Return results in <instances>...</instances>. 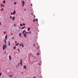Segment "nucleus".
Returning a JSON list of instances; mask_svg holds the SVG:
<instances>
[{
    "label": "nucleus",
    "instance_id": "8fccbe9b",
    "mask_svg": "<svg viewBox=\"0 0 78 78\" xmlns=\"http://www.w3.org/2000/svg\"><path fill=\"white\" fill-rule=\"evenodd\" d=\"M16 67H18V66H17V65Z\"/></svg>",
    "mask_w": 78,
    "mask_h": 78
},
{
    "label": "nucleus",
    "instance_id": "f8f14e48",
    "mask_svg": "<svg viewBox=\"0 0 78 78\" xmlns=\"http://www.w3.org/2000/svg\"><path fill=\"white\" fill-rule=\"evenodd\" d=\"M24 37H27V35H26V34H24Z\"/></svg>",
    "mask_w": 78,
    "mask_h": 78
},
{
    "label": "nucleus",
    "instance_id": "864d4df0",
    "mask_svg": "<svg viewBox=\"0 0 78 78\" xmlns=\"http://www.w3.org/2000/svg\"><path fill=\"white\" fill-rule=\"evenodd\" d=\"M22 37H22H22H22Z\"/></svg>",
    "mask_w": 78,
    "mask_h": 78
},
{
    "label": "nucleus",
    "instance_id": "39448f33",
    "mask_svg": "<svg viewBox=\"0 0 78 78\" xmlns=\"http://www.w3.org/2000/svg\"><path fill=\"white\" fill-rule=\"evenodd\" d=\"M23 68L25 70L26 69V65H24V66H23Z\"/></svg>",
    "mask_w": 78,
    "mask_h": 78
},
{
    "label": "nucleus",
    "instance_id": "7ed1b4c3",
    "mask_svg": "<svg viewBox=\"0 0 78 78\" xmlns=\"http://www.w3.org/2000/svg\"><path fill=\"white\" fill-rule=\"evenodd\" d=\"M5 44H4L3 46V50H4L5 49Z\"/></svg>",
    "mask_w": 78,
    "mask_h": 78
},
{
    "label": "nucleus",
    "instance_id": "603ef678",
    "mask_svg": "<svg viewBox=\"0 0 78 78\" xmlns=\"http://www.w3.org/2000/svg\"><path fill=\"white\" fill-rule=\"evenodd\" d=\"M18 64H19H19H19V63Z\"/></svg>",
    "mask_w": 78,
    "mask_h": 78
},
{
    "label": "nucleus",
    "instance_id": "393cba45",
    "mask_svg": "<svg viewBox=\"0 0 78 78\" xmlns=\"http://www.w3.org/2000/svg\"><path fill=\"white\" fill-rule=\"evenodd\" d=\"M36 21H38V20L37 19H37H36Z\"/></svg>",
    "mask_w": 78,
    "mask_h": 78
},
{
    "label": "nucleus",
    "instance_id": "a878e982",
    "mask_svg": "<svg viewBox=\"0 0 78 78\" xmlns=\"http://www.w3.org/2000/svg\"><path fill=\"white\" fill-rule=\"evenodd\" d=\"M4 41H5V44H6V41L5 39V40H4Z\"/></svg>",
    "mask_w": 78,
    "mask_h": 78
},
{
    "label": "nucleus",
    "instance_id": "423d86ee",
    "mask_svg": "<svg viewBox=\"0 0 78 78\" xmlns=\"http://www.w3.org/2000/svg\"><path fill=\"white\" fill-rule=\"evenodd\" d=\"M16 13V11L15 10L14 12H13L12 14L13 15H15V14Z\"/></svg>",
    "mask_w": 78,
    "mask_h": 78
},
{
    "label": "nucleus",
    "instance_id": "7c9ffc66",
    "mask_svg": "<svg viewBox=\"0 0 78 78\" xmlns=\"http://www.w3.org/2000/svg\"><path fill=\"white\" fill-rule=\"evenodd\" d=\"M15 43H17V41H15Z\"/></svg>",
    "mask_w": 78,
    "mask_h": 78
},
{
    "label": "nucleus",
    "instance_id": "cd10ccee",
    "mask_svg": "<svg viewBox=\"0 0 78 78\" xmlns=\"http://www.w3.org/2000/svg\"><path fill=\"white\" fill-rule=\"evenodd\" d=\"M12 18V16H10V18L11 19Z\"/></svg>",
    "mask_w": 78,
    "mask_h": 78
},
{
    "label": "nucleus",
    "instance_id": "b1692460",
    "mask_svg": "<svg viewBox=\"0 0 78 78\" xmlns=\"http://www.w3.org/2000/svg\"><path fill=\"white\" fill-rule=\"evenodd\" d=\"M1 7H2V6H3V5L2 4H1Z\"/></svg>",
    "mask_w": 78,
    "mask_h": 78
},
{
    "label": "nucleus",
    "instance_id": "dca6fc26",
    "mask_svg": "<svg viewBox=\"0 0 78 78\" xmlns=\"http://www.w3.org/2000/svg\"><path fill=\"white\" fill-rule=\"evenodd\" d=\"M21 33H20L19 34V36L20 37H21Z\"/></svg>",
    "mask_w": 78,
    "mask_h": 78
},
{
    "label": "nucleus",
    "instance_id": "1a4fd4ad",
    "mask_svg": "<svg viewBox=\"0 0 78 78\" xmlns=\"http://www.w3.org/2000/svg\"><path fill=\"white\" fill-rule=\"evenodd\" d=\"M7 35H6L5 36V40H7Z\"/></svg>",
    "mask_w": 78,
    "mask_h": 78
},
{
    "label": "nucleus",
    "instance_id": "2eb2a0df",
    "mask_svg": "<svg viewBox=\"0 0 78 78\" xmlns=\"http://www.w3.org/2000/svg\"><path fill=\"white\" fill-rule=\"evenodd\" d=\"M19 43H17V44H15V45L16 46H17V45H18L19 44Z\"/></svg>",
    "mask_w": 78,
    "mask_h": 78
},
{
    "label": "nucleus",
    "instance_id": "6e6d98bb",
    "mask_svg": "<svg viewBox=\"0 0 78 78\" xmlns=\"http://www.w3.org/2000/svg\"><path fill=\"white\" fill-rule=\"evenodd\" d=\"M15 54H16V52H15Z\"/></svg>",
    "mask_w": 78,
    "mask_h": 78
},
{
    "label": "nucleus",
    "instance_id": "de8ad7c7",
    "mask_svg": "<svg viewBox=\"0 0 78 78\" xmlns=\"http://www.w3.org/2000/svg\"><path fill=\"white\" fill-rule=\"evenodd\" d=\"M5 46H6V43H5Z\"/></svg>",
    "mask_w": 78,
    "mask_h": 78
},
{
    "label": "nucleus",
    "instance_id": "79ce46f5",
    "mask_svg": "<svg viewBox=\"0 0 78 78\" xmlns=\"http://www.w3.org/2000/svg\"><path fill=\"white\" fill-rule=\"evenodd\" d=\"M2 75L1 73H0V76H1Z\"/></svg>",
    "mask_w": 78,
    "mask_h": 78
},
{
    "label": "nucleus",
    "instance_id": "2f4dec72",
    "mask_svg": "<svg viewBox=\"0 0 78 78\" xmlns=\"http://www.w3.org/2000/svg\"><path fill=\"white\" fill-rule=\"evenodd\" d=\"M18 51H20V49H18Z\"/></svg>",
    "mask_w": 78,
    "mask_h": 78
},
{
    "label": "nucleus",
    "instance_id": "c03bdc74",
    "mask_svg": "<svg viewBox=\"0 0 78 78\" xmlns=\"http://www.w3.org/2000/svg\"><path fill=\"white\" fill-rule=\"evenodd\" d=\"M31 31H30V34H31Z\"/></svg>",
    "mask_w": 78,
    "mask_h": 78
},
{
    "label": "nucleus",
    "instance_id": "f3484780",
    "mask_svg": "<svg viewBox=\"0 0 78 78\" xmlns=\"http://www.w3.org/2000/svg\"><path fill=\"white\" fill-rule=\"evenodd\" d=\"M25 33H26V34H29L28 32H27V31L25 32Z\"/></svg>",
    "mask_w": 78,
    "mask_h": 78
},
{
    "label": "nucleus",
    "instance_id": "e433bc0d",
    "mask_svg": "<svg viewBox=\"0 0 78 78\" xmlns=\"http://www.w3.org/2000/svg\"><path fill=\"white\" fill-rule=\"evenodd\" d=\"M7 47L6 46V45H5V48H6Z\"/></svg>",
    "mask_w": 78,
    "mask_h": 78
},
{
    "label": "nucleus",
    "instance_id": "4d7b16f0",
    "mask_svg": "<svg viewBox=\"0 0 78 78\" xmlns=\"http://www.w3.org/2000/svg\"><path fill=\"white\" fill-rule=\"evenodd\" d=\"M23 73H22V74H23Z\"/></svg>",
    "mask_w": 78,
    "mask_h": 78
},
{
    "label": "nucleus",
    "instance_id": "412c9836",
    "mask_svg": "<svg viewBox=\"0 0 78 78\" xmlns=\"http://www.w3.org/2000/svg\"><path fill=\"white\" fill-rule=\"evenodd\" d=\"M3 10H4V9L2 8L1 10V11H3Z\"/></svg>",
    "mask_w": 78,
    "mask_h": 78
},
{
    "label": "nucleus",
    "instance_id": "a211bd4d",
    "mask_svg": "<svg viewBox=\"0 0 78 78\" xmlns=\"http://www.w3.org/2000/svg\"><path fill=\"white\" fill-rule=\"evenodd\" d=\"M25 25H26V24H25V23H23V26H25Z\"/></svg>",
    "mask_w": 78,
    "mask_h": 78
},
{
    "label": "nucleus",
    "instance_id": "f257e3e1",
    "mask_svg": "<svg viewBox=\"0 0 78 78\" xmlns=\"http://www.w3.org/2000/svg\"><path fill=\"white\" fill-rule=\"evenodd\" d=\"M22 3H23L22 4V7H23L24 5V4H25V2L24 1H22Z\"/></svg>",
    "mask_w": 78,
    "mask_h": 78
},
{
    "label": "nucleus",
    "instance_id": "13d9d810",
    "mask_svg": "<svg viewBox=\"0 0 78 78\" xmlns=\"http://www.w3.org/2000/svg\"><path fill=\"white\" fill-rule=\"evenodd\" d=\"M14 78H15V77H14Z\"/></svg>",
    "mask_w": 78,
    "mask_h": 78
},
{
    "label": "nucleus",
    "instance_id": "4c0bfd02",
    "mask_svg": "<svg viewBox=\"0 0 78 78\" xmlns=\"http://www.w3.org/2000/svg\"><path fill=\"white\" fill-rule=\"evenodd\" d=\"M2 7H4V5H2Z\"/></svg>",
    "mask_w": 78,
    "mask_h": 78
},
{
    "label": "nucleus",
    "instance_id": "37998d69",
    "mask_svg": "<svg viewBox=\"0 0 78 78\" xmlns=\"http://www.w3.org/2000/svg\"><path fill=\"white\" fill-rule=\"evenodd\" d=\"M34 17H35V15H34Z\"/></svg>",
    "mask_w": 78,
    "mask_h": 78
},
{
    "label": "nucleus",
    "instance_id": "49530a36",
    "mask_svg": "<svg viewBox=\"0 0 78 78\" xmlns=\"http://www.w3.org/2000/svg\"><path fill=\"white\" fill-rule=\"evenodd\" d=\"M24 10H25V12L26 11V9H24Z\"/></svg>",
    "mask_w": 78,
    "mask_h": 78
},
{
    "label": "nucleus",
    "instance_id": "5fc2aeb1",
    "mask_svg": "<svg viewBox=\"0 0 78 78\" xmlns=\"http://www.w3.org/2000/svg\"><path fill=\"white\" fill-rule=\"evenodd\" d=\"M19 28H20V27H19Z\"/></svg>",
    "mask_w": 78,
    "mask_h": 78
},
{
    "label": "nucleus",
    "instance_id": "473e14b6",
    "mask_svg": "<svg viewBox=\"0 0 78 78\" xmlns=\"http://www.w3.org/2000/svg\"><path fill=\"white\" fill-rule=\"evenodd\" d=\"M35 45V44H34V47Z\"/></svg>",
    "mask_w": 78,
    "mask_h": 78
},
{
    "label": "nucleus",
    "instance_id": "c756f323",
    "mask_svg": "<svg viewBox=\"0 0 78 78\" xmlns=\"http://www.w3.org/2000/svg\"><path fill=\"white\" fill-rule=\"evenodd\" d=\"M16 2L14 3V4L15 5H16Z\"/></svg>",
    "mask_w": 78,
    "mask_h": 78
},
{
    "label": "nucleus",
    "instance_id": "f03ea898",
    "mask_svg": "<svg viewBox=\"0 0 78 78\" xmlns=\"http://www.w3.org/2000/svg\"><path fill=\"white\" fill-rule=\"evenodd\" d=\"M22 60L21 59H20V64L21 65H23V63H22Z\"/></svg>",
    "mask_w": 78,
    "mask_h": 78
},
{
    "label": "nucleus",
    "instance_id": "ddd939ff",
    "mask_svg": "<svg viewBox=\"0 0 78 78\" xmlns=\"http://www.w3.org/2000/svg\"><path fill=\"white\" fill-rule=\"evenodd\" d=\"M5 0H4V1H3V2H2V3H3V4H5Z\"/></svg>",
    "mask_w": 78,
    "mask_h": 78
},
{
    "label": "nucleus",
    "instance_id": "c85d7f7f",
    "mask_svg": "<svg viewBox=\"0 0 78 78\" xmlns=\"http://www.w3.org/2000/svg\"><path fill=\"white\" fill-rule=\"evenodd\" d=\"M35 21V19H34V20H33V22H34V21Z\"/></svg>",
    "mask_w": 78,
    "mask_h": 78
},
{
    "label": "nucleus",
    "instance_id": "72a5a7b5",
    "mask_svg": "<svg viewBox=\"0 0 78 78\" xmlns=\"http://www.w3.org/2000/svg\"><path fill=\"white\" fill-rule=\"evenodd\" d=\"M31 14L33 16V14L31 12Z\"/></svg>",
    "mask_w": 78,
    "mask_h": 78
},
{
    "label": "nucleus",
    "instance_id": "6e6552de",
    "mask_svg": "<svg viewBox=\"0 0 78 78\" xmlns=\"http://www.w3.org/2000/svg\"><path fill=\"white\" fill-rule=\"evenodd\" d=\"M15 17L14 16H13V17H12V20L14 21V20H15Z\"/></svg>",
    "mask_w": 78,
    "mask_h": 78
},
{
    "label": "nucleus",
    "instance_id": "a18cd8bd",
    "mask_svg": "<svg viewBox=\"0 0 78 78\" xmlns=\"http://www.w3.org/2000/svg\"><path fill=\"white\" fill-rule=\"evenodd\" d=\"M12 35V33L11 34V35Z\"/></svg>",
    "mask_w": 78,
    "mask_h": 78
},
{
    "label": "nucleus",
    "instance_id": "4be33fe9",
    "mask_svg": "<svg viewBox=\"0 0 78 78\" xmlns=\"http://www.w3.org/2000/svg\"><path fill=\"white\" fill-rule=\"evenodd\" d=\"M19 45L20 46H22V43H20V44Z\"/></svg>",
    "mask_w": 78,
    "mask_h": 78
},
{
    "label": "nucleus",
    "instance_id": "bf43d9fd",
    "mask_svg": "<svg viewBox=\"0 0 78 78\" xmlns=\"http://www.w3.org/2000/svg\"><path fill=\"white\" fill-rule=\"evenodd\" d=\"M15 0H14V1H15Z\"/></svg>",
    "mask_w": 78,
    "mask_h": 78
},
{
    "label": "nucleus",
    "instance_id": "58836bf2",
    "mask_svg": "<svg viewBox=\"0 0 78 78\" xmlns=\"http://www.w3.org/2000/svg\"><path fill=\"white\" fill-rule=\"evenodd\" d=\"M1 25V23L0 22V25Z\"/></svg>",
    "mask_w": 78,
    "mask_h": 78
},
{
    "label": "nucleus",
    "instance_id": "4468645a",
    "mask_svg": "<svg viewBox=\"0 0 78 78\" xmlns=\"http://www.w3.org/2000/svg\"><path fill=\"white\" fill-rule=\"evenodd\" d=\"M21 46H22V48L24 47V46H23V43H22V45H21Z\"/></svg>",
    "mask_w": 78,
    "mask_h": 78
},
{
    "label": "nucleus",
    "instance_id": "20e7f679",
    "mask_svg": "<svg viewBox=\"0 0 78 78\" xmlns=\"http://www.w3.org/2000/svg\"><path fill=\"white\" fill-rule=\"evenodd\" d=\"M9 60H11V56L10 55H9Z\"/></svg>",
    "mask_w": 78,
    "mask_h": 78
},
{
    "label": "nucleus",
    "instance_id": "3c124183",
    "mask_svg": "<svg viewBox=\"0 0 78 78\" xmlns=\"http://www.w3.org/2000/svg\"><path fill=\"white\" fill-rule=\"evenodd\" d=\"M34 78H35V77H34Z\"/></svg>",
    "mask_w": 78,
    "mask_h": 78
},
{
    "label": "nucleus",
    "instance_id": "c9c22d12",
    "mask_svg": "<svg viewBox=\"0 0 78 78\" xmlns=\"http://www.w3.org/2000/svg\"><path fill=\"white\" fill-rule=\"evenodd\" d=\"M32 5H33L32 4H31V6H32Z\"/></svg>",
    "mask_w": 78,
    "mask_h": 78
},
{
    "label": "nucleus",
    "instance_id": "0eeeda50",
    "mask_svg": "<svg viewBox=\"0 0 78 78\" xmlns=\"http://www.w3.org/2000/svg\"><path fill=\"white\" fill-rule=\"evenodd\" d=\"M26 32V30H24L23 31V34Z\"/></svg>",
    "mask_w": 78,
    "mask_h": 78
},
{
    "label": "nucleus",
    "instance_id": "a19ab883",
    "mask_svg": "<svg viewBox=\"0 0 78 78\" xmlns=\"http://www.w3.org/2000/svg\"><path fill=\"white\" fill-rule=\"evenodd\" d=\"M14 39V38L13 37L12 38V39Z\"/></svg>",
    "mask_w": 78,
    "mask_h": 78
},
{
    "label": "nucleus",
    "instance_id": "aec40b11",
    "mask_svg": "<svg viewBox=\"0 0 78 78\" xmlns=\"http://www.w3.org/2000/svg\"><path fill=\"white\" fill-rule=\"evenodd\" d=\"M13 48H14V49H16V46H14L13 47Z\"/></svg>",
    "mask_w": 78,
    "mask_h": 78
},
{
    "label": "nucleus",
    "instance_id": "f704fd0d",
    "mask_svg": "<svg viewBox=\"0 0 78 78\" xmlns=\"http://www.w3.org/2000/svg\"><path fill=\"white\" fill-rule=\"evenodd\" d=\"M12 14H13V13H12L11 12V15H12Z\"/></svg>",
    "mask_w": 78,
    "mask_h": 78
},
{
    "label": "nucleus",
    "instance_id": "ea45409f",
    "mask_svg": "<svg viewBox=\"0 0 78 78\" xmlns=\"http://www.w3.org/2000/svg\"><path fill=\"white\" fill-rule=\"evenodd\" d=\"M14 26H16V24H14Z\"/></svg>",
    "mask_w": 78,
    "mask_h": 78
},
{
    "label": "nucleus",
    "instance_id": "9b49d317",
    "mask_svg": "<svg viewBox=\"0 0 78 78\" xmlns=\"http://www.w3.org/2000/svg\"><path fill=\"white\" fill-rule=\"evenodd\" d=\"M25 26H24V27H22L21 28V29H24L25 28Z\"/></svg>",
    "mask_w": 78,
    "mask_h": 78
},
{
    "label": "nucleus",
    "instance_id": "bb28decb",
    "mask_svg": "<svg viewBox=\"0 0 78 78\" xmlns=\"http://www.w3.org/2000/svg\"><path fill=\"white\" fill-rule=\"evenodd\" d=\"M37 55H39V53H37Z\"/></svg>",
    "mask_w": 78,
    "mask_h": 78
},
{
    "label": "nucleus",
    "instance_id": "09e8293b",
    "mask_svg": "<svg viewBox=\"0 0 78 78\" xmlns=\"http://www.w3.org/2000/svg\"><path fill=\"white\" fill-rule=\"evenodd\" d=\"M10 76H11V77H12V75H11Z\"/></svg>",
    "mask_w": 78,
    "mask_h": 78
},
{
    "label": "nucleus",
    "instance_id": "9d476101",
    "mask_svg": "<svg viewBox=\"0 0 78 78\" xmlns=\"http://www.w3.org/2000/svg\"><path fill=\"white\" fill-rule=\"evenodd\" d=\"M30 28H29V27L28 28L27 30H28V31H29L30 30Z\"/></svg>",
    "mask_w": 78,
    "mask_h": 78
},
{
    "label": "nucleus",
    "instance_id": "5701e85b",
    "mask_svg": "<svg viewBox=\"0 0 78 78\" xmlns=\"http://www.w3.org/2000/svg\"><path fill=\"white\" fill-rule=\"evenodd\" d=\"M9 46H10V42L9 41Z\"/></svg>",
    "mask_w": 78,
    "mask_h": 78
},
{
    "label": "nucleus",
    "instance_id": "6ab92c4d",
    "mask_svg": "<svg viewBox=\"0 0 78 78\" xmlns=\"http://www.w3.org/2000/svg\"><path fill=\"white\" fill-rule=\"evenodd\" d=\"M20 25L21 27H22L23 25L22 24H20Z\"/></svg>",
    "mask_w": 78,
    "mask_h": 78
}]
</instances>
